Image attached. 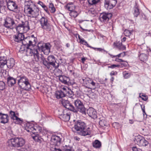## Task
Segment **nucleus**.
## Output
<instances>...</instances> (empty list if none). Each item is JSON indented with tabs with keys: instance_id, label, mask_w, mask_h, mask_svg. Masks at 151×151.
<instances>
[{
	"instance_id": "obj_1",
	"label": "nucleus",
	"mask_w": 151,
	"mask_h": 151,
	"mask_svg": "<svg viewBox=\"0 0 151 151\" xmlns=\"http://www.w3.org/2000/svg\"><path fill=\"white\" fill-rule=\"evenodd\" d=\"M26 54L27 56H33L34 60L36 61H40L48 69L50 68V65L49 62L47 61L44 56L42 55H40L37 50L36 49H32L27 47Z\"/></svg>"
},
{
	"instance_id": "obj_2",
	"label": "nucleus",
	"mask_w": 151,
	"mask_h": 151,
	"mask_svg": "<svg viewBox=\"0 0 151 151\" xmlns=\"http://www.w3.org/2000/svg\"><path fill=\"white\" fill-rule=\"evenodd\" d=\"M24 127L25 129L27 132H29L31 135L36 133H41L43 134L47 132L46 130H42V127L35 123H26L24 124Z\"/></svg>"
},
{
	"instance_id": "obj_3",
	"label": "nucleus",
	"mask_w": 151,
	"mask_h": 151,
	"mask_svg": "<svg viewBox=\"0 0 151 151\" xmlns=\"http://www.w3.org/2000/svg\"><path fill=\"white\" fill-rule=\"evenodd\" d=\"M24 12L27 15L32 17H36L39 14V9L37 8H33L32 7V1L29 0L25 2Z\"/></svg>"
},
{
	"instance_id": "obj_4",
	"label": "nucleus",
	"mask_w": 151,
	"mask_h": 151,
	"mask_svg": "<svg viewBox=\"0 0 151 151\" xmlns=\"http://www.w3.org/2000/svg\"><path fill=\"white\" fill-rule=\"evenodd\" d=\"M18 81V83L19 88L24 90H29L31 89V84L29 81L27 77L25 76H20Z\"/></svg>"
},
{
	"instance_id": "obj_5",
	"label": "nucleus",
	"mask_w": 151,
	"mask_h": 151,
	"mask_svg": "<svg viewBox=\"0 0 151 151\" xmlns=\"http://www.w3.org/2000/svg\"><path fill=\"white\" fill-rule=\"evenodd\" d=\"M25 143V139L22 137H16L12 138L8 141L9 145L15 148L23 146Z\"/></svg>"
},
{
	"instance_id": "obj_6",
	"label": "nucleus",
	"mask_w": 151,
	"mask_h": 151,
	"mask_svg": "<svg viewBox=\"0 0 151 151\" xmlns=\"http://www.w3.org/2000/svg\"><path fill=\"white\" fill-rule=\"evenodd\" d=\"M37 46L39 50L43 52L46 55H48L50 52L51 46L49 43L40 42L38 43Z\"/></svg>"
},
{
	"instance_id": "obj_7",
	"label": "nucleus",
	"mask_w": 151,
	"mask_h": 151,
	"mask_svg": "<svg viewBox=\"0 0 151 151\" xmlns=\"http://www.w3.org/2000/svg\"><path fill=\"white\" fill-rule=\"evenodd\" d=\"M29 29V23L27 21L22 22V24H19L16 27V29L18 33H26Z\"/></svg>"
},
{
	"instance_id": "obj_8",
	"label": "nucleus",
	"mask_w": 151,
	"mask_h": 151,
	"mask_svg": "<svg viewBox=\"0 0 151 151\" xmlns=\"http://www.w3.org/2000/svg\"><path fill=\"white\" fill-rule=\"evenodd\" d=\"M40 22L41 28L42 29L47 31H50L51 25L48 22L47 18L42 17L40 20Z\"/></svg>"
},
{
	"instance_id": "obj_9",
	"label": "nucleus",
	"mask_w": 151,
	"mask_h": 151,
	"mask_svg": "<svg viewBox=\"0 0 151 151\" xmlns=\"http://www.w3.org/2000/svg\"><path fill=\"white\" fill-rule=\"evenodd\" d=\"M74 104L76 107L75 108L77 109L76 112H77L78 111H79L83 114H85L86 109L83 103L79 99L75 100Z\"/></svg>"
},
{
	"instance_id": "obj_10",
	"label": "nucleus",
	"mask_w": 151,
	"mask_h": 151,
	"mask_svg": "<svg viewBox=\"0 0 151 151\" xmlns=\"http://www.w3.org/2000/svg\"><path fill=\"white\" fill-rule=\"evenodd\" d=\"M134 141L137 145L141 147L146 146L148 143L146 140L140 136L135 137Z\"/></svg>"
},
{
	"instance_id": "obj_11",
	"label": "nucleus",
	"mask_w": 151,
	"mask_h": 151,
	"mask_svg": "<svg viewBox=\"0 0 151 151\" xmlns=\"http://www.w3.org/2000/svg\"><path fill=\"white\" fill-rule=\"evenodd\" d=\"M63 105L67 109L73 112H76L77 109L74 106L70 103L69 101L65 99H62L61 101Z\"/></svg>"
},
{
	"instance_id": "obj_12",
	"label": "nucleus",
	"mask_w": 151,
	"mask_h": 151,
	"mask_svg": "<svg viewBox=\"0 0 151 151\" xmlns=\"http://www.w3.org/2000/svg\"><path fill=\"white\" fill-rule=\"evenodd\" d=\"M15 22L13 18L7 17L5 20L4 26L9 29H12L14 28L13 26Z\"/></svg>"
},
{
	"instance_id": "obj_13",
	"label": "nucleus",
	"mask_w": 151,
	"mask_h": 151,
	"mask_svg": "<svg viewBox=\"0 0 151 151\" xmlns=\"http://www.w3.org/2000/svg\"><path fill=\"white\" fill-rule=\"evenodd\" d=\"M47 60L50 66H52V68L55 69L58 68L59 65L58 63L56 62L55 57L53 55H50L48 56Z\"/></svg>"
},
{
	"instance_id": "obj_14",
	"label": "nucleus",
	"mask_w": 151,
	"mask_h": 151,
	"mask_svg": "<svg viewBox=\"0 0 151 151\" xmlns=\"http://www.w3.org/2000/svg\"><path fill=\"white\" fill-rule=\"evenodd\" d=\"M13 37L15 42H22V43L23 45H25L26 44L24 42L26 40H27V39H24V36L23 34L18 33L17 34L15 35Z\"/></svg>"
},
{
	"instance_id": "obj_15",
	"label": "nucleus",
	"mask_w": 151,
	"mask_h": 151,
	"mask_svg": "<svg viewBox=\"0 0 151 151\" xmlns=\"http://www.w3.org/2000/svg\"><path fill=\"white\" fill-rule=\"evenodd\" d=\"M86 126V124L84 122L81 120H78L75 123L74 128L77 131H80Z\"/></svg>"
},
{
	"instance_id": "obj_16",
	"label": "nucleus",
	"mask_w": 151,
	"mask_h": 151,
	"mask_svg": "<svg viewBox=\"0 0 151 151\" xmlns=\"http://www.w3.org/2000/svg\"><path fill=\"white\" fill-rule=\"evenodd\" d=\"M7 4L8 9L12 11L15 12L18 8L17 5L13 1H9L7 2Z\"/></svg>"
},
{
	"instance_id": "obj_17",
	"label": "nucleus",
	"mask_w": 151,
	"mask_h": 151,
	"mask_svg": "<svg viewBox=\"0 0 151 151\" xmlns=\"http://www.w3.org/2000/svg\"><path fill=\"white\" fill-rule=\"evenodd\" d=\"M61 141V139L58 136L53 135L52 136L51 140V144L56 146L60 145Z\"/></svg>"
},
{
	"instance_id": "obj_18",
	"label": "nucleus",
	"mask_w": 151,
	"mask_h": 151,
	"mask_svg": "<svg viewBox=\"0 0 151 151\" xmlns=\"http://www.w3.org/2000/svg\"><path fill=\"white\" fill-rule=\"evenodd\" d=\"M112 16V14L110 13H103L100 15V19L101 22H106L109 21Z\"/></svg>"
},
{
	"instance_id": "obj_19",
	"label": "nucleus",
	"mask_w": 151,
	"mask_h": 151,
	"mask_svg": "<svg viewBox=\"0 0 151 151\" xmlns=\"http://www.w3.org/2000/svg\"><path fill=\"white\" fill-rule=\"evenodd\" d=\"M117 2V0H105V5L108 9H110L114 7Z\"/></svg>"
},
{
	"instance_id": "obj_20",
	"label": "nucleus",
	"mask_w": 151,
	"mask_h": 151,
	"mask_svg": "<svg viewBox=\"0 0 151 151\" xmlns=\"http://www.w3.org/2000/svg\"><path fill=\"white\" fill-rule=\"evenodd\" d=\"M87 113L88 116L93 119L97 118V112L93 108H89L87 110Z\"/></svg>"
},
{
	"instance_id": "obj_21",
	"label": "nucleus",
	"mask_w": 151,
	"mask_h": 151,
	"mask_svg": "<svg viewBox=\"0 0 151 151\" xmlns=\"http://www.w3.org/2000/svg\"><path fill=\"white\" fill-rule=\"evenodd\" d=\"M63 112V114L60 115V118L64 121H68L70 119L69 112H68L67 110H64Z\"/></svg>"
},
{
	"instance_id": "obj_22",
	"label": "nucleus",
	"mask_w": 151,
	"mask_h": 151,
	"mask_svg": "<svg viewBox=\"0 0 151 151\" xmlns=\"http://www.w3.org/2000/svg\"><path fill=\"white\" fill-rule=\"evenodd\" d=\"M9 117L7 114H2L0 113V122L2 124L7 123L9 121Z\"/></svg>"
},
{
	"instance_id": "obj_23",
	"label": "nucleus",
	"mask_w": 151,
	"mask_h": 151,
	"mask_svg": "<svg viewBox=\"0 0 151 151\" xmlns=\"http://www.w3.org/2000/svg\"><path fill=\"white\" fill-rule=\"evenodd\" d=\"M6 58L4 56H0V68L1 69L6 68Z\"/></svg>"
},
{
	"instance_id": "obj_24",
	"label": "nucleus",
	"mask_w": 151,
	"mask_h": 151,
	"mask_svg": "<svg viewBox=\"0 0 151 151\" xmlns=\"http://www.w3.org/2000/svg\"><path fill=\"white\" fill-rule=\"evenodd\" d=\"M81 10L78 7L74 10L70 12L69 14L70 16L72 18H75L76 17L81 13Z\"/></svg>"
},
{
	"instance_id": "obj_25",
	"label": "nucleus",
	"mask_w": 151,
	"mask_h": 151,
	"mask_svg": "<svg viewBox=\"0 0 151 151\" xmlns=\"http://www.w3.org/2000/svg\"><path fill=\"white\" fill-rule=\"evenodd\" d=\"M80 134L83 136L89 135L91 134L90 128L87 127L86 125L80 131Z\"/></svg>"
},
{
	"instance_id": "obj_26",
	"label": "nucleus",
	"mask_w": 151,
	"mask_h": 151,
	"mask_svg": "<svg viewBox=\"0 0 151 151\" xmlns=\"http://www.w3.org/2000/svg\"><path fill=\"white\" fill-rule=\"evenodd\" d=\"M84 82L90 86H91L93 89L95 88L96 83L91 79L89 78H86L85 79H83Z\"/></svg>"
},
{
	"instance_id": "obj_27",
	"label": "nucleus",
	"mask_w": 151,
	"mask_h": 151,
	"mask_svg": "<svg viewBox=\"0 0 151 151\" xmlns=\"http://www.w3.org/2000/svg\"><path fill=\"white\" fill-rule=\"evenodd\" d=\"M37 41V38L35 37L34 35H32L29 38V39L28 40V44L29 46H34L36 44Z\"/></svg>"
},
{
	"instance_id": "obj_28",
	"label": "nucleus",
	"mask_w": 151,
	"mask_h": 151,
	"mask_svg": "<svg viewBox=\"0 0 151 151\" xmlns=\"http://www.w3.org/2000/svg\"><path fill=\"white\" fill-rule=\"evenodd\" d=\"M7 83L9 86H14L16 83V79L14 78L9 76L7 78Z\"/></svg>"
},
{
	"instance_id": "obj_29",
	"label": "nucleus",
	"mask_w": 151,
	"mask_h": 151,
	"mask_svg": "<svg viewBox=\"0 0 151 151\" xmlns=\"http://www.w3.org/2000/svg\"><path fill=\"white\" fill-rule=\"evenodd\" d=\"M6 68L11 69L15 65V61L13 58H11L6 60Z\"/></svg>"
},
{
	"instance_id": "obj_30",
	"label": "nucleus",
	"mask_w": 151,
	"mask_h": 151,
	"mask_svg": "<svg viewBox=\"0 0 151 151\" xmlns=\"http://www.w3.org/2000/svg\"><path fill=\"white\" fill-rule=\"evenodd\" d=\"M76 36L77 38L78 37L79 41V42L81 44L86 46L88 47H91V46L88 45L87 42L83 38H81L80 35L78 34H76Z\"/></svg>"
},
{
	"instance_id": "obj_31",
	"label": "nucleus",
	"mask_w": 151,
	"mask_h": 151,
	"mask_svg": "<svg viewBox=\"0 0 151 151\" xmlns=\"http://www.w3.org/2000/svg\"><path fill=\"white\" fill-rule=\"evenodd\" d=\"M114 46L120 50H126V46L125 45H123L122 44V42H114Z\"/></svg>"
},
{
	"instance_id": "obj_32",
	"label": "nucleus",
	"mask_w": 151,
	"mask_h": 151,
	"mask_svg": "<svg viewBox=\"0 0 151 151\" xmlns=\"http://www.w3.org/2000/svg\"><path fill=\"white\" fill-rule=\"evenodd\" d=\"M37 133H36L33 134H32V137L35 141L40 143L43 140V139Z\"/></svg>"
},
{
	"instance_id": "obj_33",
	"label": "nucleus",
	"mask_w": 151,
	"mask_h": 151,
	"mask_svg": "<svg viewBox=\"0 0 151 151\" xmlns=\"http://www.w3.org/2000/svg\"><path fill=\"white\" fill-rule=\"evenodd\" d=\"M59 79L61 82L65 84H67L68 81L69 80V78L68 77L62 75L59 76Z\"/></svg>"
},
{
	"instance_id": "obj_34",
	"label": "nucleus",
	"mask_w": 151,
	"mask_h": 151,
	"mask_svg": "<svg viewBox=\"0 0 151 151\" xmlns=\"http://www.w3.org/2000/svg\"><path fill=\"white\" fill-rule=\"evenodd\" d=\"M61 91H62L65 94L67 92L69 93H70L71 95H72V92L67 86H62L60 87Z\"/></svg>"
},
{
	"instance_id": "obj_35",
	"label": "nucleus",
	"mask_w": 151,
	"mask_h": 151,
	"mask_svg": "<svg viewBox=\"0 0 151 151\" xmlns=\"http://www.w3.org/2000/svg\"><path fill=\"white\" fill-rule=\"evenodd\" d=\"M77 7H78L76 6L73 3H70L66 5V9L71 12L75 10L77 8Z\"/></svg>"
},
{
	"instance_id": "obj_36",
	"label": "nucleus",
	"mask_w": 151,
	"mask_h": 151,
	"mask_svg": "<svg viewBox=\"0 0 151 151\" xmlns=\"http://www.w3.org/2000/svg\"><path fill=\"white\" fill-rule=\"evenodd\" d=\"M65 93H64L62 91H56L55 95L57 99H60L65 96Z\"/></svg>"
},
{
	"instance_id": "obj_37",
	"label": "nucleus",
	"mask_w": 151,
	"mask_h": 151,
	"mask_svg": "<svg viewBox=\"0 0 151 151\" xmlns=\"http://www.w3.org/2000/svg\"><path fill=\"white\" fill-rule=\"evenodd\" d=\"M101 142L98 140H96L93 142V147L96 148H99L101 146Z\"/></svg>"
},
{
	"instance_id": "obj_38",
	"label": "nucleus",
	"mask_w": 151,
	"mask_h": 151,
	"mask_svg": "<svg viewBox=\"0 0 151 151\" xmlns=\"http://www.w3.org/2000/svg\"><path fill=\"white\" fill-rule=\"evenodd\" d=\"M19 116H17L12 119L14 123L17 124H21L23 122V119L19 118Z\"/></svg>"
},
{
	"instance_id": "obj_39",
	"label": "nucleus",
	"mask_w": 151,
	"mask_h": 151,
	"mask_svg": "<svg viewBox=\"0 0 151 151\" xmlns=\"http://www.w3.org/2000/svg\"><path fill=\"white\" fill-rule=\"evenodd\" d=\"M9 116L12 119L14 118L17 116H19V114L17 112H14L12 111H9Z\"/></svg>"
},
{
	"instance_id": "obj_40",
	"label": "nucleus",
	"mask_w": 151,
	"mask_h": 151,
	"mask_svg": "<svg viewBox=\"0 0 151 151\" xmlns=\"http://www.w3.org/2000/svg\"><path fill=\"white\" fill-rule=\"evenodd\" d=\"M139 58L141 61H144L147 59V57L146 54L142 53L139 56Z\"/></svg>"
},
{
	"instance_id": "obj_41",
	"label": "nucleus",
	"mask_w": 151,
	"mask_h": 151,
	"mask_svg": "<svg viewBox=\"0 0 151 151\" xmlns=\"http://www.w3.org/2000/svg\"><path fill=\"white\" fill-rule=\"evenodd\" d=\"M7 68L1 69V73L4 77H6L8 74V72L7 71Z\"/></svg>"
},
{
	"instance_id": "obj_42",
	"label": "nucleus",
	"mask_w": 151,
	"mask_h": 151,
	"mask_svg": "<svg viewBox=\"0 0 151 151\" xmlns=\"http://www.w3.org/2000/svg\"><path fill=\"white\" fill-rule=\"evenodd\" d=\"M123 77L126 79L129 78L131 76V74L126 71H124L123 72Z\"/></svg>"
},
{
	"instance_id": "obj_43",
	"label": "nucleus",
	"mask_w": 151,
	"mask_h": 151,
	"mask_svg": "<svg viewBox=\"0 0 151 151\" xmlns=\"http://www.w3.org/2000/svg\"><path fill=\"white\" fill-rule=\"evenodd\" d=\"M50 10L51 12L53 13L55 11V9L52 3H50L49 5Z\"/></svg>"
},
{
	"instance_id": "obj_44",
	"label": "nucleus",
	"mask_w": 151,
	"mask_h": 151,
	"mask_svg": "<svg viewBox=\"0 0 151 151\" xmlns=\"http://www.w3.org/2000/svg\"><path fill=\"white\" fill-rule=\"evenodd\" d=\"M139 97L144 101H146L148 99V96L145 94L142 93H140L139 95Z\"/></svg>"
},
{
	"instance_id": "obj_45",
	"label": "nucleus",
	"mask_w": 151,
	"mask_h": 151,
	"mask_svg": "<svg viewBox=\"0 0 151 151\" xmlns=\"http://www.w3.org/2000/svg\"><path fill=\"white\" fill-rule=\"evenodd\" d=\"M134 16L137 17L139 14V9L138 7H135L134 8Z\"/></svg>"
},
{
	"instance_id": "obj_46",
	"label": "nucleus",
	"mask_w": 151,
	"mask_h": 151,
	"mask_svg": "<svg viewBox=\"0 0 151 151\" xmlns=\"http://www.w3.org/2000/svg\"><path fill=\"white\" fill-rule=\"evenodd\" d=\"M99 0H88L89 4L90 5L95 4H97Z\"/></svg>"
},
{
	"instance_id": "obj_47",
	"label": "nucleus",
	"mask_w": 151,
	"mask_h": 151,
	"mask_svg": "<svg viewBox=\"0 0 151 151\" xmlns=\"http://www.w3.org/2000/svg\"><path fill=\"white\" fill-rule=\"evenodd\" d=\"M132 32L128 30H125L124 32V34L126 36L129 37L131 35Z\"/></svg>"
},
{
	"instance_id": "obj_48",
	"label": "nucleus",
	"mask_w": 151,
	"mask_h": 151,
	"mask_svg": "<svg viewBox=\"0 0 151 151\" xmlns=\"http://www.w3.org/2000/svg\"><path fill=\"white\" fill-rule=\"evenodd\" d=\"M5 84L2 81H0V90H3L5 88Z\"/></svg>"
},
{
	"instance_id": "obj_49",
	"label": "nucleus",
	"mask_w": 151,
	"mask_h": 151,
	"mask_svg": "<svg viewBox=\"0 0 151 151\" xmlns=\"http://www.w3.org/2000/svg\"><path fill=\"white\" fill-rule=\"evenodd\" d=\"M38 4L40 5L45 10H47L46 6L43 4L42 2L40 1L38 2Z\"/></svg>"
},
{
	"instance_id": "obj_50",
	"label": "nucleus",
	"mask_w": 151,
	"mask_h": 151,
	"mask_svg": "<svg viewBox=\"0 0 151 151\" xmlns=\"http://www.w3.org/2000/svg\"><path fill=\"white\" fill-rule=\"evenodd\" d=\"M120 65H115V64H113L112 65H111L110 66H109L108 68H111L112 69H113L115 68L116 67H119Z\"/></svg>"
},
{
	"instance_id": "obj_51",
	"label": "nucleus",
	"mask_w": 151,
	"mask_h": 151,
	"mask_svg": "<svg viewBox=\"0 0 151 151\" xmlns=\"http://www.w3.org/2000/svg\"><path fill=\"white\" fill-rule=\"evenodd\" d=\"M90 13H91L93 14H96V11L93 8H91L89 11Z\"/></svg>"
},
{
	"instance_id": "obj_52",
	"label": "nucleus",
	"mask_w": 151,
	"mask_h": 151,
	"mask_svg": "<svg viewBox=\"0 0 151 151\" xmlns=\"http://www.w3.org/2000/svg\"><path fill=\"white\" fill-rule=\"evenodd\" d=\"M115 58L114 60H114L115 61L120 62H124V61L122 60V59H120L117 57H115Z\"/></svg>"
},
{
	"instance_id": "obj_53",
	"label": "nucleus",
	"mask_w": 151,
	"mask_h": 151,
	"mask_svg": "<svg viewBox=\"0 0 151 151\" xmlns=\"http://www.w3.org/2000/svg\"><path fill=\"white\" fill-rule=\"evenodd\" d=\"M108 54L109 55H110V57L111 58H115V57H118V58H120V57H121V53H120L116 55H112L110 54V53H108Z\"/></svg>"
},
{
	"instance_id": "obj_54",
	"label": "nucleus",
	"mask_w": 151,
	"mask_h": 151,
	"mask_svg": "<svg viewBox=\"0 0 151 151\" xmlns=\"http://www.w3.org/2000/svg\"><path fill=\"white\" fill-rule=\"evenodd\" d=\"M97 50L102 52H105L106 53H107L108 52L107 51H106L105 50H104V49H102L101 48H97Z\"/></svg>"
},
{
	"instance_id": "obj_55",
	"label": "nucleus",
	"mask_w": 151,
	"mask_h": 151,
	"mask_svg": "<svg viewBox=\"0 0 151 151\" xmlns=\"http://www.w3.org/2000/svg\"><path fill=\"white\" fill-rule=\"evenodd\" d=\"M133 151H142L141 149L137 148L136 147H133L132 148Z\"/></svg>"
},
{
	"instance_id": "obj_56",
	"label": "nucleus",
	"mask_w": 151,
	"mask_h": 151,
	"mask_svg": "<svg viewBox=\"0 0 151 151\" xmlns=\"http://www.w3.org/2000/svg\"><path fill=\"white\" fill-rule=\"evenodd\" d=\"M71 93H68V92L65 94V95H67L68 96H69V97L70 98H71L73 97V96L74 95L73 93H72V95H71Z\"/></svg>"
},
{
	"instance_id": "obj_57",
	"label": "nucleus",
	"mask_w": 151,
	"mask_h": 151,
	"mask_svg": "<svg viewBox=\"0 0 151 151\" xmlns=\"http://www.w3.org/2000/svg\"><path fill=\"white\" fill-rule=\"evenodd\" d=\"M87 59L86 58H83L81 59L82 62L83 63H84V62Z\"/></svg>"
},
{
	"instance_id": "obj_58",
	"label": "nucleus",
	"mask_w": 151,
	"mask_h": 151,
	"mask_svg": "<svg viewBox=\"0 0 151 151\" xmlns=\"http://www.w3.org/2000/svg\"><path fill=\"white\" fill-rule=\"evenodd\" d=\"M126 37H124L121 40L122 42H124L126 40Z\"/></svg>"
},
{
	"instance_id": "obj_59",
	"label": "nucleus",
	"mask_w": 151,
	"mask_h": 151,
	"mask_svg": "<svg viewBox=\"0 0 151 151\" xmlns=\"http://www.w3.org/2000/svg\"><path fill=\"white\" fill-rule=\"evenodd\" d=\"M120 53L121 57H124L125 55V53L124 52H123Z\"/></svg>"
},
{
	"instance_id": "obj_60",
	"label": "nucleus",
	"mask_w": 151,
	"mask_h": 151,
	"mask_svg": "<svg viewBox=\"0 0 151 151\" xmlns=\"http://www.w3.org/2000/svg\"><path fill=\"white\" fill-rule=\"evenodd\" d=\"M74 139L75 140L79 141L80 138L78 137L77 136H75L74 137Z\"/></svg>"
},
{
	"instance_id": "obj_61",
	"label": "nucleus",
	"mask_w": 151,
	"mask_h": 151,
	"mask_svg": "<svg viewBox=\"0 0 151 151\" xmlns=\"http://www.w3.org/2000/svg\"><path fill=\"white\" fill-rule=\"evenodd\" d=\"M16 151H25V150L24 148H22L20 149L17 150Z\"/></svg>"
},
{
	"instance_id": "obj_62",
	"label": "nucleus",
	"mask_w": 151,
	"mask_h": 151,
	"mask_svg": "<svg viewBox=\"0 0 151 151\" xmlns=\"http://www.w3.org/2000/svg\"><path fill=\"white\" fill-rule=\"evenodd\" d=\"M82 29L83 31H88V32H92V31L91 30H88V29Z\"/></svg>"
},
{
	"instance_id": "obj_63",
	"label": "nucleus",
	"mask_w": 151,
	"mask_h": 151,
	"mask_svg": "<svg viewBox=\"0 0 151 151\" xmlns=\"http://www.w3.org/2000/svg\"><path fill=\"white\" fill-rule=\"evenodd\" d=\"M110 74L111 76L114 75H115L114 72V71H112L111 72Z\"/></svg>"
},
{
	"instance_id": "obj_64",
	"label": "nucleus",
	"mask_w": 151,
	"mask_h": 151,
	"mask_svg": "<svg viewBox=\"0 0 151 151\" xmlns=\"http://www.w3.org/2000/svg\"><path fill=\"white\" fill-rule=\"evenodd\" d=\"M129 123L130 124H133L134 122L132 120H129Z\"/></svg>"
}]
</instances>
